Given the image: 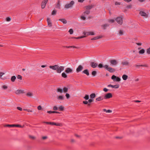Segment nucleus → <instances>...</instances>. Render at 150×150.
<instances>
[{
	"label": "nucleus",
	"mask_w": 150,
	"mask_h": 150,
	"mask_svg": "<svg viewBox=\"0 0 150 150\" xmlns=\"http://www.w3.org/2000/svg\"><path fill=\"white\" fill-rule=\"evenodd\" d=\"M17 108L20 111H22V108L20 107H17Z\"/></svg>",
	"instance_id": "nucleus-61"
},
{
	"label": "nucleus",
	"mask_w": 150,
	"mask_h": 150,
	"mask_svg": "<svg viewBox=\"0 0 150 150\" xmlns=\"http://www.w3.org/2000/svg\"><path fill=\"white\" fill-rule=\"evenodd\" d=\"M57 11L55 10H54L52 12V15H55L56 14Z\"/></svg>",
	"instance_id": "nucleus-45"
},
{
	"label": "nucleus",
	"mask_w": 150,
	"mask_h": 150,
	"mask_svg": "<svg viewBox=\"0 0 150 150\" xmlns=\"http://www.w3.org/2000/svg\"><path fill=\"white\" fill-rule=\"evenodd\" d=\"M47 21L48 26L49 27H51L52 26V23L50 19L49 18H47Z\"/></svg>",
	"instance_id": "nucleus-9"
},
{
	"label": "nucleus",
	"mask_w": 150,
	"mask_h": 150,
	"mask_svg": "<svg viewBox=\"0 0 150 150\" xmlns=\"http://www.w3.org/2000/svg\"><path fill=\"white\" fill-rule=\"evenodd\" d=\"M84 0H78V1L79 2L82 3L83 2Z\"/></svg>",
	"instance_id": "nucleus-63"
},
{
	"label": "nucleus",
	"mask_w": 150,
	"mask_h": 150,
	"mask_svg": "<svg viewBox=\"0 0 150 150\" xmlns=\"http://www.w3.org/2000/svg\"><path fill=\"white\" fill-rule=\"evenodd\" d=\"M17 78L18 79H20L21 80H22V76L19 75H18L17 76Z\"/></svg>",
	"instance_id": "nucleus-46"
},
{
	"label": "nucleus",
	"mask_w": 150,
	"mask_h": 150,
	"mask_svg": "<svg viewBox=\"0 0 150 150\" xmlns=\"http://www.w3.org/2000/svg\"><path fill=\"white\" fill-rule=\"evenodd\" d=\"M103 100V98L101 96H100L98 97V98H96V100L100 101V100Z\"/></svg>",
	"instance_id": "nucleus-32"
},
{
	"label": "nucleus",
	"mask_w": 150,
	"mask_h": 150,
	"mask_svg": "<svg viewBox=\"0 0 150 150\" xmlns=\"http://www.w3.org/2000/svg\"><path fill=\"white\" fill-rule=\"evenodd\" d=\"M109 26V25L108 24H105L101 25V26L103 29L105 30Z\"/></svg>",
	"instance_id": "nucleus-19"
},
{
	"label": "nucleus",
	"mask_w": 150,
	"mask_h": 150,
	"mask_svg": "<svg viewBox=\"0 0 150 150\" xmlns=\"http://www.w3.org/2000/svg\"><path fill=\"white\" fill-rule=\"evenodd\" d=\"M29 137L30 139H32L34 140L36 139V137L35 136H33L29 135Z\"/></svg>",
	"instance_id": "nucleus-35"
},
{
	"label": "nucleus",
	"mask_w": 150,
	"mask_h": 150,
	"mask_svg": "<svg viewBox=\"0 0 150 150\" xmlns=\"http://www.w3.org/2000/svg\"><path fill=\"white\" fill-rule=\"evenodd\" d=\"M83 98L86 100H88L89 98V96L88 95H85V96Z\"/></svg>",
	"instance_id": "nucleus-41"
},
{
	"label": "nucleus",
	"mask_w": 150,
	"mask_h": 150,
	"mask_svg": "<svg viewBox=\"0 0 150 150\" xmlns=\"http://www.w3.org/2000/svg\"><path fill=\"white\" fill-rule=\"evenodd\" d=\"M146 52L148 54H150V47L147 49Z\"/></svg>",
	"instance_id": "nucleus-39"
},
{
	"label": "nucleus",
	"mask_w": 150,
	"mask_h": 150,
	"mask_svg": "<svg viewBox=\"0 0 150 150\" xmlns=\"http://www.w3.org/2000/svg\"><path fill=\"white\" fill-rule=\"evenodd\" d=\"M56 8L59 9H60V4L59 1H58L56 6Z\"/></svg>",
	"instance_id": "nucleus-38"
},
{
	"label": "nucleus",
	"mask_w": 150,
	"mask_h": 150,
	"mask_svg": "<svg viewBox=\"0 0 150 150\" xmlns=\"http://www.w3.org/2000/svg\"><path fill=\"white\" fill-rule=\"evenodd\" d=\"M68 88L66 87L64 88H63V91L64 92H66L68 91Z\"/></svg>",
	"instance_id": "nucleus-48"
},
{
	"label": "nucleus",
	"mask_w": 150,
	"mask_h": 150,
	"mask_svg": "<svg viewBox=\"0 0 150 150\" xmlns=\"http://www.w3.org/2000/svg\"><path fill=\"white\" fill-rule=\"evenodd\" d=\"M5 127H14V125H6L4 126Z\"/></svg>",
	"instance_id": "nucleus-42"
},
{
	"label": "nucleus",
	"mask_w": 150,
	"mask_h": 150,
	"mask_svg": "<svg viewBox=\"0 0 150 150\" xmlns=\"http://www.w3.org/2000/svg\"><path fill=\"white\" fill-rule=\"evenodd\" d=\"M38 109L39 110H40L42 109V107L41 105H39L38 107Z\"/></svg>",
	"instance_id": "nucleus-52"
},
{
	"label": "nucleus",
	"mask_w": 150,
	"mask_h": 150,
	"mask_svg": "<svg viewBox=\"0 0 150 150\" xmlns=\"http://www.w3.org/2000/svg\"><path fill=\"white\" fill-rule=\"evenodd\" d=\"M11 18L9 17H7L6 18V21H11Z\"/></svg>",
	"instance_id": "nucleus-58"
},
{
	"label": "nucleus",
	"mask_w": 150,
	"mask_h": 150,
	"mask_svg": "<svg viewBox=\"0 0 150 150\" xmlns=\"http://www.w3.org/2000/svg\"><path fill=\"white\" fill-rule=\"evenodd\" d=\"M74 2L73 1H71L69 4H67L65 6V8H69L73 6L74 4Z\"/></svg>",
	"instance_id": "nucleus-3"
},
{
	"label": "nucleus",
	"mask_w": 150,
	"mask_h": 150,
	"mask_svg": "<svg viewBox=\"0 0 150 150\" xmlns=\"http://www.w3.org/2000/svg\"><path fill=\"white\" fill-rule=\"evenodd\" d=\"M97 73V72L96 71H93L92 72V75L93 76H95L96 75Z\"/></svg>",
	"instance_id": "nucleus-37"
},
{
	"label": "nucleus",
	"mask_w": 150,
	"mask_h": 150,
	"mask_svg": "<svg viewBox=\"0 0 150 150\" xmlns=\"http://www.w3.org/2000/svg\"><path fill=\"white\" fill-rule=\"evenodd\" d=\"M139 14L144 18H147L148 17V15L143 11H140L139 12Z\"/></svg>",
	"instance_id": "nucleus-8"
},
{
	"label": "nucleus",
	"mask_w": 150,
	"mask_h": 150,
	"mask_svg": "<svg viewBox=\"0 0 150 150\" xmlns=\"http://www.w3.org/2000/svg\"><path fill=\"white\" fill-rule=\"evenodd\" d=\"M57 98L59 100H62L64 99V97L62 96H59L57 97Z\"/></svg>",
	"instance_id": "nucleus-29"
},
{
	"label": "nucleus",
	"mask_w": 150,
	"mask_h": 150,
	"mask_svg": "<svg viewBox=\"0 0 150 150\" xmlns=\"http://www.w3.org/2000/svg\"><path fill=\"white\" fill-rule=\"evenodd\" d=\"M103 111L104 112H106L107 113H111L112 112V111L111 110H107L106 109H103Z\"/></svg>",
	"instance_id": "nucleus-33"
},
{
	"label": "nucleus",
	"mask_w": 150,
	"mask_h": 150,
	"mask_svg": "<svg viewBox=\"0 0 150 150\" xmlns=\"http://www.w3.org/2000/svg\"><path fill=\"white\" fill-rule=\"evenodd\" d=\"M83 67L81 65H79L76 69V71L78 73L83 70Z\"/></svg>",
	"instance_id": "nucleus-13"
},
{
	"label": "nucleus",
	"mask_w": 150,
	"mask_h": 150,
	"mask_svg": "<svg viewBox=\"0 0 150 150\" xmlns=\"http://www.w3.org/2000/svg\"><path fill=\"white\" fill-rule=\"evenodd\" d=\"M90 65L92 68H94L97 67L98 64L96 63L92 62L91 63Z\"/></svg>",
	"instance_id": "nucleus-15"
},
{
	"label": "nucleus",
	"mask_w": 150,
	"mask_h": 150,
	"mask_svg": "<svg viewBox=\"0 0 150 150\" xmlns=\"http://www.w3.org/2000/svg\"><path fill=\"white\" fill-rule=\"evenodd\" d=\"M24 126V125L23 126H22L21 125H14V127H23Z\"/></svg>",
	"instance_id": "nucleus-44"
},
{
	"label": "nucleus",
	"mask_w": 150,
	"mask_h": 150,
	"mask_svg": "<svg viewBox=\"0 0 150 150\" xmlns=\"http://www.w3.org/2000/svg\"><path fill=\"white\" fill-rule=\"evenodd\" d=\"M73 70L72 69L69 68H67L65 70V72L67 74L71 73L72 72Z\"/></svg>",
	"instance_id": "nucleus-14"
},
{
	"label": "nucleus",
	"mask_w": 150,
	"mask_h": 150,
	"mask_svg": "<svg viewBox=\"0 0 150 150\" xmlns=\"http://www.w3.org/2000/svg\"><path fill=\"white\" fill-rule=\"evenodd\" d=\"M111 65L115 66L117 64V62L116 60H112L110 61Z\"/></svg>",
	"instance_id": "nucleus-11"
},
{
	"label": "nucleus",
	"mask_w": 150,
	"mask_h": 150,
	"mask_svg": "<svg viewBox=\"0 0 150 150\" xmlns=\"http://www.w3.org/2000/svg\"><path fill=\"white\" fill-rule=\"evenodd\" d=\"M69 32L70 34H72L73 33V30L72 29H70L69 30Z\"/></svg>",
	"instance_id": "nucleus-43"
},
{
	"label": "nucleus",
	"mask_w": 150,
	"mask_h": 150,
	"mask_svg": "<svg viewBox=\"0 0 150 150\" xmlns=\"http://www.w3.org/2000/svg\"><path fill=\"white\" fill-rule=\"evenodd\" d=\"M122 64L123 65H128L129 64V62L127 61L123 62Z\"/></svg>",
	"instance_id": "nucleus-25"
},
{
	"label": "nucleus",
	"mask_w": 150,
	"mask_h": 150,
	"mask_svg": "<svg viewBox=\"0 0 150 150\" xmlns=\"http://www.w3.org/2000/svg\"><path fill=\"white\" fill-rule=\"evenodd\" d=\"M90 13V11H88L85 10L81 16V18L83 20H85L86 19L85 16L87 15H89Z\"/></svg>",
	"instance_id": "nucleus-2"
},
{
	"label": "nucleus",
	"mask_w": 150,
	"mask_h": 150,
	"mask_svg": "<svg viewBox=\"0 0 150 150\" xmlns=\"http://www.w3.org/2000/svg\"><path fill=\"white\" fill-rule=\"evenodd\" d=\"M26 96L28 97H32L33 96V94L30 92H28L27 93Z\"/></svg>",
	"instance_id": "nucleus-22"
},
{
	"label": "nucleus",
	"mask_w": 150,
	"mask_h": 150,
	"mask_svg": "<svg viewBox=\"0 0 150 150\" xmlns=\"http://www.w3.org/2000/svg\"><path fill=\"white\" fill-rule=\"evenodd\" d=\"M55 125H56V126H62V124H59V123H55Z\"/></svg>",
	"instance_id": "nucleus-55"
},
{
	"label": "nucleus",
	"mask_w": 150,
	"mask_h": 150,
	"mask_svg": "<svg viewBox=\"0 0 150 150\" xmlns=\"http://www.w3.org/2000/svg\"><path fill=\"white\" fill-rule=\"evenodd\" d=\"M42 139L43 140H45V139H47V136H43V137H42Z\"/></svg>",
	"instance_id": "nucleus-60"
},
{
	"label": "nucleus",
	"mask_w": 150,
	"mask_h": 150,
	"mask_svg": "<svg viewBox=\"0 0 150 150\" xmlns=\"http://www.w3.org/2000/svg\"><path fill=\"white\" fill-rule=\"evenodd\" d=\"M93 101V100L92 99H90L88 100V102L89 103H91Z\"/></svg>",
	"instance_id": "nucleus-62"
},
{
	"label": "nucleus",
	"mask_w": 150,
	"mask_h": 150,
	"mask_svg": "<svg viewBox=\"0 0 150 150\" xmlns=\"http://www.w3.org/2000/svg\"><path fill=\"white\" fill-rule=\"evenodd\" d=\"M88 101H83V103L85 104H88V105H89L90 104H88Z\"/></svg>",
	"instance_id": "nucleus-50"
},
{
	"label": "nucleus",
	"mask_w": 150,
	"mask_h": 150,
	"mask_svg": "<svg viewBox=\"0 0 150 150\" xmlns=\"http://www.w3.org/2000/svg\"><path fill=\"white\" fill-rule=\"evenodd\" d=\"M85 37H86V35H83V36H80V37H76V38L73 37V38H75V39H81V38H85Z\"/></svg>",
	"instance_id": "nucleus-30"
},
{
	"label": "nucleus",
	"mask_w": 150,
	"mask_h": 150,
	"mask_svg": "<svg viewBox=\"0 0 150 150\" xmlns=\"http://www.w3.org/2000/svg\"><path fill=\"white\" fill-rule=\"evenodd\" d=\"M83 73L86 74L87 75H89V73L88 69H86L83 71Z\"/></svg>",
	"instance_id": "nucleus-21"
},
{
	"label": "nucleus",
	"mask_w": 150,
	"mask_h": 150,
	"mask_svg": "<svg viewBox=\"0 0 150 150\" xmlns=\"http://www.w3.org/2000/svg\"><path fill=\"white\" fill-rule=\"evenodd\" d=\"M115 4L116 5H120V2H118L116 1V2H115Z\"/></svg>",
	"instance_id": "nucleus-56"
},
{
	"label": "nucleus",
	"mask_w": 150,
	"mask_h": 150,
	"mask_svg": "<svg viewBox=\"0 0 150 150\" xmlns=\"http://www.w3.org/2000/svg\"><path fill=\"white\" fill-rule=\"evenodd\" d=\"M118 34L119 35H122L123 34V31L122 30H120L118 31Z\"/></svg>",
	"instance_id": "nucleus-28"
},
{
	"label": "nucleus",
	"mask_w": 150,
	"mask_h": 150,
	"mask_svg": "<svg viewBox=\"0 0 150 150\" xmlns=\"http://www.w3.org/2000/svg\"><path fill=\"white\" fill-rule=\"evenodd\" d=\"M62 77L65 78L67 76V74L64 72H63L62 74Z\"/></svg>",
	"instance_id": "nucleus-34"
},
{
	"label": "nucleus",
	"mask_w": 150,
	"mask_h": 150,
	"mask_svg": "<svg viewBox=\"0 0 150 150\" xmlns=\"http://www.w3.org/2000/svg\"><path fill=\"white\" fill-rule=\"evenodd\" d=\"M58 108L56 106H55L53 107V109L54 110H58Z\"/></svg>",
	"instance_id": "nucleus-49"
},
{
	"label": "nucleus",
	"mask_w": 150,
	"mask_h": 150,
	"mask_svg": "<svg viewBox=\"0 0 150 150\" xmlns=\"http://www.w3.org/2000/svg\"><path fill=\"white\" fill-rule=\"evenodd\" d=\"M48 0H44L42 2L41 4V7L42 8H44L47 3Z\"/></svg>",
	"instance_id": "nucleus-12"
},
{
	"label": "nucleus",
	"mask_w": 150,
	"mask_h": 150,
	"mask_svg": "<svg viewBox=\"0 0 150 150\" xmlns=\"http://www.w3.org/2000/svg\"><path fill=\"white\" fill-rule=\"evenodd\" d=\"M93 7V5L92 4L86 6L84 7V9L86 11H90V10Z\"/></svg>",
	"instance_id": "nucleus-6"
},
{
	"label": "nucleus",
	"mask_w": 150,
	"mask_h": 150,
	"mask_svg": "<svg viewBox=\"0 0 150 150\" xmlns=\"http://www.w3.org/2000/svg\"><path fill=\"white\" fill-rule=\"evenodd\" d=\"M24 93L23 91L22 90H18L15 92V93L17 94L23 93Z\"/></svg>",
	"instance_id": "nucleus-18"
},
{
	"label": "nucleus",
	"mask_w": 150,
	"mask_h": 150,
	"mask_svg": "<svg viewBox=\"0 0 150 150\" xmlns=\"http://www.w3.org/2000/svg\"><path fill=\"white\" fill-rule=\"evenodd\" d=\"M112 97V95L111 93H109L106 94L104 97L105 99H109Z\"/></svg>",
	"instance_id": "nucleus-10"
},
{
	"label": "nucleus",
	"mask_w": 150,
	"mask_h": 150,
	"mask_svg": "<svg viewBox=\"0 0 150 150\" xmlns=\"http://www.w3.org/2000/svg\"><path fill=\"white\" fill-rule=\"evenodd\" d=\"M16 79V77L15 76H13L11 78V80L12 82H14Z\"/></svg>",
	"instance_id": "nucleus-27"
},
{
	"label": "nucleus",
	"mask_w": 150,
	"mask_h": 150,
	"mask_svg": "<svg viewBox=\"0 0 150 150\" xmlns=\"http://www.w3.org/2000/svg\"><path fill=\"white\" fill-rule=\"evenodd\" d=\"M145 52V50L144 49H142L139 51V53L140 54H143Z\"/></svg>",
	"instance_id": "nucleus-31"
},
{
	"label": "nucleus",
	"mask_w": 150,
	"mask_h": 150,
	"mask_svg": "<svg viewBox=\"0 0 150 150\" xmlns=\"http://www.w3.org/2000/svg\"><path fill=\"white\" fill-rule=\"evenodd\" d=\"M122 19L123 18L122 16H120L117 17L115 20L119 24L122 25Z\"/></svg>",
	"instance_id": "nucleus-5"
},
{
	"label": "nucleus",
	"mask_w": 150,
	"mask_h": 150,
	"mask_svg": "<svg viewBox=\"0 0 150 150\" xmlns=\"http://www.w3.org/2000/svg\"><path fill=\"white\" fill-rule=\"evenodd\" d=\"M57 91L61 93L62 92V90L61 88H58L57 89Z\"/></svg>",
	"instance_id": "nucleus-40"
},
{
	"label": "nucleus",
	"mask_w": 150,
	"mask_h": 150,
	"mask_svg": "<svg viewBox=\"0 0 150 150\" xmlns=\"http://www.w3.org/2000/svg\"><path fill=\"white\" fill-rule=\"evenodd\" d=\"M108 91V89L105 88H104L103 89V91L105 92H107Z\"/></svg>",
	"instance_id": "nucleus-51"
},
{
	"label": "nucleus",
	"mask_w": 150,
	"mask_h": 150,
	"mask_svg": "<svg viewBox=\"0 0 150 150\" xmlns=\"http://www.w3.org/2000/svg\"><path fill=\"white\" fill-rule=\"evenodd\" d=\"M103 66L101 64H100L98 65V67L100 68H102L103 67Z\"/></svg>",
	"instance_id": "nucleus-53"
},
{
	"label": "nucleus",
	"mask_w": 150,
	"mask_h": 150,
	"mask_svg": "<svg viewBox=\"0 0 150 150\" xmlns=\"http://www.w3.org/2000/svg\"><path fill=\"white\" fill-rule=\"evenodd\" d=\"M4 73L2 72H0V79H5V78H3L2 77V76L4 74Z\"/></svg>",
	"instance_id": "nucleus-24"
},
{
	"label": "nucleus",
	"mask_w": 150,
	"mask_h": 150,
	"mask_svg": "<svg viewBox=\"0 0 150 150\" xmlns=\"http://www.w3.org/2000/svg\"><path fill=\"white\" fill-rule=\"evenodd\" d=\"M49 68L53 70H56L57 72L60 73L64 69V67L62 66H59L57 65H55L54 66H50Z\"/></svg>",
	"instance_id": "nucleus-1"
},
{
	"label": "nucleus",
	"mask_w": 150,
	"mask_h": 150,
	"mask_svg": "<svg viewBox=\"0 0 150 150\" xmlns=\"http://www.w3.org/2000/svg\"><path fill=\"white\" fill-rule=\"evenodd\" d=\"M2 88L4 89H6L8 88V87L6 85H3L2 86Z\"/></svg>",
	"instance_id": "nucleus-57"
},
{
	"label": "nucleus",
	"mask_w": 150,
	"mask_h": 150,
	"mask_svg": "<svg viewBox=\"0 0 150 150\" xmlns=\"http://www.w3.org/2000/svg\"><path fill=\"white\" fill-rule=\"evenodd\" d=\"M103 67L110 72H112L115 71L114 69L109 67V66L107 65L104 66Z\"/></svg>",
	"instance_id": "nucleus-4"
},
{
	"label": "nucleus",
	"mask_w": 150,
	"mask_h": 150,
	"mask_svg": "<svg viewBox=\"0 0 150 150\" xmlns=\"http://www.w3.org/2000/svg\"><path fill=\"white\" fill-rule=\"evenodd\" d=\"M108 87H111L112 88H117L119 87V86L118 85H112L111 84L108 85Z\"/></svg>",
	"instance_id": "nucleus-16"
},
{
	"label": "nucleus",
	"mask_w": 150,
	"mask_h": 150,
	"mask_svg": "<svg viewBox=\"0 0 150 150\" xmlns=\"http://www.w3.org/2000/svg\"><path fill=\"white\" fill-rule=\"evenodd\" d=\"M136 43L138 45H142L141 43Z\"/></svg>",
	"instance_id": "nucleus-64"
},
{
	"label": "nucleus",
	"mask_w": 150,
	"mask_h": 150,
	"mask_svg": "<svg viewBox=\"0 0 150 150\" xmlns=\"http://www.w3.org/2000/svg\"><path fill=\"white\" fill-rule=\"evenodd\" d=\"M122 78L124 80H126L128 78V76L125 74H124L122 75Z\"/></svg>",
	"instance_id": "nucleus-23"
},
{
	"label": "nucleus",
	"mask_w": 150,
	"mask_h": 150,
	"mask_svg": "<svg viewBox=\"0 0 150 150\" xmlns=\"http://www.w3.org/2000/svg\"><path fill=\"white\" fill-rule=\"evenodd\" d=\"M89 34L91 35H95V33L94 32L92 31L89 32Z\"/></svg>",
	"instance_id": "nucleus-47"
},
{
	"label": "nucleus",
	"mask_w": 150,
	"mask_h": 150,
	"mask_svg": "<svg viewBox=\"0 0 150 150\" xmlns=\"http://www.w3.org/2000/svg\"><path fill=\"white\" fill-rule=\"evenodd\" d=\"M59 20L61 21L64 24H66L67 23V21L64 18H60Z\"/></svg>",
	"instance_id": "nucleus-20"
},
{
	"label": "nucleus",
	"mask_w": 150,
	"mask_h": 150,
	"mask_svg": "<svg viewBox=\"0 0 150 150\" xmlns=\"http://www.w3.org/2000/svg\"><path fill=\"white\" fill-rule=\"evenodd\" d=\"M60 111H63L64 110V107L62 106H59L58 108Z\"/></svg>",
	"instance_id": "nucleus-36"
},
{
	"label": "nucleus",
	"mask_w": 150,
	"mask_h": 150,
	"mask_svg": "<svg viewBox=\"0 0 150 150\" xmlns=\"http://www.w3.org/2000/svg\"><path fill=\"white\" fill-rule=\"evenodd\" d=\"M111 79L114 81L119 82L121 80L120 78L118 77H117L114 75H113L112 76Z\"/></svg>",
	"instance_id": "nucleus-7"
},
{
	"label": "nucleus",
	"mask_w": 150,
	"mask_h": 150,
	"mask_svg": "<svg viewBox=\"0 0 150 150\" xmlns=\"http://www.w3.org/2000/svg\"><path fill=\"white\" fill-rule=\"evenodd\" d=\"M66 96L67 98L68 99L69 98L70 95L69 94L66 93Z\"/></svg>",
	"instance_id": "nucleus-59"
},
{
	"label": "nucleus",
	"mask_w": 150,
	"mask_h": 150,
	"mask_svg": "<svg viewBox=\"0 0 150 150\" xmlns=\"http://www.w3.org/2000/svg\"><path fill=\"white\" fill-rule=\"evenodd\" d=\"M96 96V95L95 93H93L91 94L90 95V98L91 99H93V98H95Z\"/></svg>",
	"instance_id": "nucleus-26"
},
{
	"label": "nucleus",
	"mask_w": 150,
	"mask_h": 150,
	"mask_svg": "<svg viewBox=\"0 0 150 150\" xmlns=\"http://www.w3.org/2000/svg\"><path fill=\"white\" fill-rule=\"evenodd\" d=\"M109 22L113 23L114 22L115 20L113 19H110L108 21Z\"/></svg>",
	"instance_id": "nucleus-54"
},
{
	"label": "nucleus",
	"mask_w": 150,
	"mask_h": 150,
	"mask_svg": "<svg viewBox=\"0 0 150 150\" xmlns=\"http://www.w3.org/2000/svg\"><path fill=\"white\" fill-rule=\"evenodd\" d=\"M103 37V36L102 35H100L97 36L96 37H95L94 38H92L91 39V40H98L99 39H100L101 38H102Z\"/></svg>",
	"instance_id": "nucleus-17"
}]
</instances>
